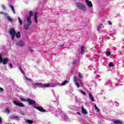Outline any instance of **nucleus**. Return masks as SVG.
Masks as SVG:
<instances>
[{
    "mask_svg": "<svg viewBox=\"0 0 124 124\" xmlns=\"http://www.w3.org/2000/svg\"><path fill=\"white\" fill-rule=\"evenodd\" d=\"M30 51H31V52H32V50L31 49H30Z\"/></svg>",
    "mask_w": 124,
    "mask_h": 124,
    "instance_id": "45",
    "label": "nucleus"
},
{
    "mask_svg": "<svg viewBox=\"0 0 124 124\" xmlns=\"http://www.w3.org/2000/svg\"><path fill=\"white\" fill-rule=\"evenodd\" d=\"M35 109H37V110H38V111H40V112H46V110L42 107H34Z\"/></svg>",
    "mask_w": 124,
    "mask_h": 124,
    "instance_id": "11",
    "label": "nucleus"
},
{
    "mask_svg": "<svg viewBox=\"0 0 124 124\" xmlns=\"http://www.w3.org/2000/svg\"><path fill=\"white\" fill-rule=\"evenodd\" d=\"M106 55L107 56H110V55H111V52H110V51H108L107 52Z\"/></svg>",
    "mask_w": 124,
    "mask_h": 124,
    "instance_id": "37",
    "label": "nucleus"
},
{
    "mask_svg": "<svg viewBox=\"0 0 124 124\" xmlns=\"http://www.w3.org/2000/svg\"><path fill=\"white\" fill-rule=\"evenodd\" d=\"M25 123H27V124H33V121L31 120L26 119L25 120Z\"/></svg>",
    "mask_w": 124,
    "mask_h": 124,
    "instance_id": "17",
    "label": "nucleus"
},
{
    "mask_svg": "<svg viewBox=\"0 0 124 124\" xmlns=\"http://www.w3.org/2000/svg\"><path fill=\"white\" fill-rule=\"evenodd\" d=\"M0 14H2V15H4V16H7L8 14L7 13L3 12H0Z\"/></svg>",
    "mask_w": 124,
    "mask_h": 124,
    "instance_id": "23",
    "label": "nucleus"
},
{
    "mask_svg": "<svg viewBox=\"0 0 124 124\" xmlns=\"http://www.w3.org/2000/svg\"><path fill=\"white\" fill-rule=\"evenodd\" d=\"M25 24L24 26V28L26 31L28 30L30 28V26H31V18H27L24 20Z\"/></svg>",
    "mask_w": 124,
    "mask_h": 124,
    "instance_id": "2",
    "label": "nucleus"
},
{
    "mask_svg": "<svg viewBox=\"0 0 124 124\" xmlns=\"http://www.w3.org/2000/svg\"><path fill=\"white\" fill-rule=\"evenodd\" d=\"M34 18L35 23L37 24V12H35L34 13Z\"/></svg>",
    "mask_w": 124,
    "mask_h": 124,
    "instance_id": "16",
    "label": "nucleus"
},
{
    "mask_svg": "<svg viewBox=\"0 0 124 124\" xmlns=\"http://www.w3.org/2000/svg\"><path fill=\"white\" fill-rule=\"evenodd\" d=\"M20 99L21 101H23V102L28 101V99H25L24 98H20Z\"/></svg>",
    "mask_w": 124,
    "mask_h": 124,
    "instance_id": "28",
    "label": "nucleus"
},
{
    "mask_svg": "<svg viewBox=\"0 0 124 124\" xmlns=\"http://www.w3.org/2000/svg\"><path fill=\"white\" fill-rule=\"evenodd\" d=\"M32 15H33V13L32 12V11H30L29 13V16L27 18V19L30 18V20H31V16H32Z\"/></svg>",
    "mask_w": 124,
    "mask_h": 124,
    "instance_id": "18",
    "label": "nucleus"
},
{
    "mask_svg": "<svg viewBox=\"0 0 124 124\" xmlns=\"http://www.w3.org/2000/svg\"><path fill=\"white\" fill-rule=\"evenodd\" d=\"M19 69H20V70L22 74H25V72H24V70H23V69H22L21 67H19Z\"/></svg>",
    "mask_w": 124,
    "mask_h": 124,
    "instance_id": "32",
    "label": "nucleus"
},
{
    "mask_svg": "<svg viewBox=\"0 0 124 124\" xmlns=\"http://www.w3.org/2000/svg\"><path fill=\"white\" fill-rule=\"evenodd\" d=\"M79 92H80V93H82L83 95H87V94L86 93L83 92L82 90H79Z\"/></svg>",
    "mask_w": 124,
    "mask_h": 124,
    "instance_id": "31",
    "label": "nucleus"
},
{
    "mask_svg": "<svg viewBox=\"0 0 124 124\" xmlns=\"http://www.w3.org/2000/svg\"><path fill=\"white\" fill-rule=\"evenodd\" d=\"M81 112L84 115L88 114V111H87V109H85V108H84L83 106L81 107Z\"/></svg>",
    "mask_w": 124,
    "mask_h": 124,
    "instance_id": "12",
    "label": "nucleus"
},
{
    "mask_svg": "<svg viewBox=\"0 0 124 124\" xmlns=\"http://www.w3.org/2000/svg\"><path fill=\"white\" fill-rule=\"evenodd\" d=\"M9 62L8 58H4L2 59V57L0 54V63H3V64H7Z\"/></svg>",
    "mask_w": 124,
    "mask_h": 124,
    "instance_id": "4",
    "label": "nucleus"
},
{
    "mask_svg": "<svg viewBox=\"0 0 124 124\" xmlns=\"http://www.w3.org/2000/svg\"><path fill=\"white\" fill-rule=\"evenodd\" d=\"M74 81L75 83L76 84V86H77V88H80V87L83 86V83L81 80H79L78 82L80 84V85H79V83H78V78H77V77H74Z\"/></svg>",
    "mask_w": 124,
    "mask_h": 124,
    "instance_id": "5",
    "label": "nucleus"
},
{
    "mask_svg": "<svg viewBox=\"0 0 124 124\" xmlns=\"http://www.w3.org/2000/svg\"><path fill=\"white\" fill-rule=\"evenodd\" d=\"M20 114L22 115V116H24L25 115V113H24V112L21 111L20 112Z\"/></svg>",
    "mask_w": 124,
    "mask_h": 124,
    "instance_id": "40",
    "label": "nucleus"
},
{
    "mask_svg": "<svg viewBox=\"0 0 124 124\" xmlns=\"http://www.w3.org/2000/svg\"><path fill=\"white\" fill-rule=\"evenodd\" d=\"M16 45L20 46H25V42L20 41L16 43Z\"/></svg>",
    "mask_w": 124,
    "mask_h": 124,
    "instance_id": "13",
    "label": "nucleus"
},
{
    "mask_svg": "<svg viewBox=\"0 0 124 124\" xmlns=\"http://www.w3.org/2000/svg\"><path fill=\"white\" fill-rule=\"evenodd\" d=\"M33 87H39V88H46V83H35L33 84Z\"/></svg>",
    "mask_w": 124,
    "mask_h": 124,
    "instance_id": "6",
    "label": "nucleus"
},
{
    "mask_svg": "<svg viewBox=\"0 0 124 124\" xmlns=\"http://www.w3.org/2000/svg\"><path fill=\"white\" fill-rule=\"evenodd\" d=\"M89 98L93 101V102H94V99H93V97L92 94H89Z\"/></svg>",
    "mask_w": 124,
    "mask_h": 124,
    "instance_id": "20",
    "label": "nucleus"
},
{
    "mask_svg": "<svg viewBox=\"0 0 124 124\" xmlns=\"http://www.w3.org/2000/svg\"><path fill=\"white\" fill-rule=\"evenodd\" d=\"M9 33H10L11 35V38L12 40H14L15 38V35L16 34V31H15V29L13 28H11L10 31H9Z\"/></svg>",
    "mask_w": 124,
    "mask_h": 124,
    "instance_id": "3",
    "label": "nucleus"
},
{
    "mask_svg": "<svg viewBox=\"0 0 124 124\" xmlns=\"http://www.w3.org/2000/svg\"><path fill=\"white\" fill-rule=\"evenodd\" d=\"M77 115H78L79 116H82V114H81V113H80V112L77 111Z\"/></svg>",
    "mask_w": 124,
    "mask_h": 124,
    "instance_id": "39",
    "label": "nucleus"
},
{
    "mask_svg": "<svg viewBox=\"0 0 124 124\" xmlns=\"http://www.w3.org/2000/svg\"><path fill=\"white\" fill-rule=\"evenodd\" d=\"M57 86V84L56 83H51L48 84L46 83V88H49L50 87H52V88H54V87H56Z\"/></svg>",
    "mask_w": 124,
    "mask_h": 124,
    "instance_id": "9",
    "label": "nucleus"
},
{
    "mask_svg": "<svg viewBox=\"0 0 124 124\" xmlns=\"http://www.w3.org/2000/svg\"><path fill=\"white\" fill-rule=\"evenodd\" d=\"M108 25H112V22L110 21H108Z\"/></svg>",
    "mask_w": 124,
    "mask_h": 124,
    "instance_id": "41",
    "label": "nucleus"
},
{
    "mask_svg": "<svg viewBox=\"0 0 124 124\" xmlns=\"http://www.w3.org/2000/svg\"><path fill=\"white\" fill-rule=\"evenodd\" d=\"M85 3L87 5L88 7L89 8H92L93 7V3L92 1L89 0H85Z\"/></svg>",
    "mask_w": 124,
    "mask_h": 124,
    "instance_id": "8",
    "label": "nucleus"
},
{
    "mask_svg": "<svg viewBox=\"0 0 124 124\" xmlns=\"http://www.w3.org/2000/svg\"><path fill=\"white\" fill-rule=\"evenodd\" d=\"M13 103L15 105H16L17 106H19V107H24V104H23V103H20L17 101H14L13 102Z\"/></svg>",
    "mask_w": 124,
    "mask_h": 124,
    "instance_id": "10",
    "label": "nucleus"
},
{
    "mask_svg": "<svg viewBox=\"0 0 124 124\" xmlns=\"http://www.w3.org/2000/svg\"><path fill=\"white\" fill-rule=\"evenodd\" d=\"M85 46H81V54H83V53H84V52L85 51Z\"/></svg>",
    "mask_w": 124,
    "mask_h": 124,
    "instance_id": "27",
    "label": "nucleus"
},
{
    "mask_svg": "<svg viewBox=\"0 0 124 124\" xmlns=\"http://www.w3.org/2000/svg\"><path fill=\"white\" fill-rule=\"evenodd\" d=\"M18 19L20 25H23V21H22V19H21V18H20V17H18Z\"/></svg>",
    "mask_w": 124,
    "mask_h": 124,
    "instance_id": "26",
    "label": "nucleus"
},
{
    "mask_svg": "<svg viewBox=\"0 0 124 124\" xmlns=\"http://www.w3.org/2000/svg\"><path fill=\"white\" fill-rule=\"evenodd\" d=\"M10 66L11 68H12V64H10Z\"/></svg>",
    "mask_w": 124,
    "mask_h": 124,
    "instance_id": "43",
    "label": "nucleus"
},
{
    "mask_svg": "<svg viewBox=\"0 0 124 124\" xmlns=\"http://www.w3.org/2000/svg\"><path fill=\"white\" fill-rule=\"evenodd\" d=\"M60 46H61V47H63V46H64V45L63 44L62 45H61Z\"/></svg>",
    "mask_w": 124,
    "mask_h": 124,
    "instance_id": "44",
    "label": "nucleus"
},
{
    "mask_svg": "<svg viewBox=\"0 0 124 124\" xmlns=\"http://www.w3.org/2000/svg\"><path fill=\"white\" fill-rule=\"evenodd\" d=\"M16 38H20V37H21V33H20V32H16Z\"/></svg>",
    "mask_w": 124,
    "mask_h": 124,
    "instance_id": "19",
    "label": "nucleus"
},
{
    "mask_svg": "<svg viewBox=\"0 0 124 124\" xmlns=\"http://www.w3.org/2000/svg\"><path fill=\"white\" fill-rule=\"evenodd\" d=\"M67 83H68V81L65 80L64 81L62 82L61 83V85H62V86H65V85H66V84H67Z\"/></svg>",
    "mask_w": 124,
    "mask_h": 124,
    "instance_id": "22",
    "label": "nucleus"
},
{
    "mask_svg": "<svg viewBox=\"0 0 124 124\" xmlns=\"http://www.w3.org/2000/svg\"><path fill=\"white\" fill-rule=\"evenodd\" d=\"M27 102L31 105H33V107H36L35 105H36V104L35 103V101L28 98Z\"/></svg>",
    "mask_w": 124,
    "mask_h": 124,
    "instance_id": "7",
    "label": "nucleus"
},
{
    "mask_svg": "<svg viewBox=\"0 0 124 124\" xmlns=\"http://www.w3.org/2000/svg\"><path fill=\"white\" fill-rule=\"evenodd\" d=\"M78 77L79 78H80L81 79H82V78H83V75L79 74L78 75Z\"/></svg>",
    "mask_w": 124,
    "mask_h": 124,
    "instance_id": "35",
    "label": "nucleus"
},
{
    "mask_svg": "<svg viewBox=\"0 0 124 124\" xmlns=\"http://www.w3.org/2000/svg\"><path fill=\"white\" fill-rule=\"evenodd\" d=\"M108 66H109V67L114 66V65H113V63H112V62L109 63Z\"/></svg>",
    "mask_w": 124,
    "mask_h": 124,
    "instance_id": "38",
    "label": "nucleus"
},
{
    "mask_svg": "<svg viewBox=\"0 0 124 124\" xmlns=\"http://www.w3.org/2000/svg\"><path fill=\"white\" fill-rule=\"evenodd\" d=\"M102 27H103V24H100V25L98 26V28H97V31H99L101 29H102Z\"/></svg>",
    "mask_w": 124,
    "mask_h": 124,
    "instance_id": "21",
    "label": "nucleus"
},
{
    "mask_svg": "<svg viewBox=\"0 0 124 124\" xmlns=\"http://www.w3.org/2000/svg\"><path fill=\"white\" fill-rule=\"evenodd\" d=\"M10 8L12 9L13 13L15 14V10L14 9V7L12 5L10 6Z\"/></svg>",
    "mask_w": 124,
    "mask_h": 124,
    "instance_id": "25",
    "label": "nucleus"
},
{
    "mask_svg": "<svg viewBox=\"0 0 124 124\" xmlns=\"http://www.w3.org/2000/svg\"><path fill=\"white\" fill-rule=\"evenodd\" d=\"M76 6L80 10H82V11H87V7L85 4L81 3H77L76 4Z\"/></svg>",
    "mask_w": 124,
    "mask_h": 124,
    "instance_id": "1",
    "label": "nucleus"
},
{
    "mask_svg": "<svg viewBox=\"0 0 124 124\" xmlns=\"http://www.w3.org/2000/svg\"><path fill=\"white\" fill-rule=\"evenodd\" d=\"M1 7H2V9H3L4 10H5L6 8H5V6H4V5H3V4L1 5Z\"/></svg>",
    "mask_w": 124,
    "mask_h": 124,
    "instance_id": "36",
    "label": "nucleus"
},
{
    "mask_svg": "<svg viewBox=\"0 0 124 124\" xmlns=\"http://www.w3.org/2000/svg\"><path fill=\"white\" fill-rule=\"evenodd\" d=\"M13 119H14L15 120H19V117L17 116H13Z\"/></svg>",
    "mask_w": 124,
    "mask_h": 124,
    "instance_id": "33",
    "label": "nucleus"
},
{
    "mask_svg": "<svg viewBox=\"0 0 124 124\" xmlns=\"http://www.w3.org/2000/svg\"><path fill=\"white\" fill-rule=\"evenodd\" d=\"M1 122H2L1 118H0V124H1Z\"/></svg>",
    "mask_w": 124,
    "mask_h": 124,
    "instance_id": "42",
    "label": "nucleus"
},
{
    "mask_svg": "<svg viewBox=\"0 0 124 124\" xmlns=\"http://www.w3.org/2000/svg\"><path fill=\"white\" fill-rule=\"evenodd\" d=\"M5 17L7 19L8 21L10 23H12L13 22V20H12V18L10 17V16H8V15L7 16H6Z\"/></svg>",
    "mask_w": 124,
    "mask_h": 124,
    "instance_id": "15",
    "label": "nucleus"
},
{
    "mask_svg": "<svg viewBox=\"0 0 124 124\" xmlns=\"http://www.w3.org/2000/svg\"><path fill=\"white\" fill-rule=\"evenodd\" d=\"M94 107L96 110H97V112H99V108L96 106V105H94Z\"/></svg>",
    "mask_w": 124,
    "mask_h": 124,
    "instance_id": "30",
    "label": "nucleus"
},
{
    "mask_svg": "<svg viewBox=\"0 0 124 124\" xmlns=\"http://www.w3.org/2000/svg\"><path fill=\"white\" fill-rule=\"evenodd\" d=\"M3 92H4V90L2 88L0 87V93H2Z\"/></svg>",
    "mask_w": 124,
    "mask_h": 124,
    "instance_id": "34",
    "label": "nucleus"
},
{
    "mask_svg": "<svg viewBox=\"0 0 124 124\" xmlns=\"http://www.w3.org/2000/svg\"><path fill=\"white\" fill-rule=\"evenodd\" d=\"M5 112L7 114H9L10 113V109H9V108H6L5 109Z\"/></svg>",
    "mask_w": 124,
    "mask_h": 124,
    "instance_id": "29",
    "label": "nucleus"
},
{
    "mask_svg": "<svg viewBox=\"0 0 124 124\" xmlns=\"http://www.w3.org/2000/svg\"><path fill=\"white\" fill-rule=\"evenodd\" d=\"M113 123L114 124H123V122L119 120H115L113 121Z\"/></svg>",
    "mask_w": 124,
    "mask_h": 124,
    "instance_id": "14",
    "label": "nucleus"
},
{
    "mask_svg": "<svg viewBox=\"0 0 124 124\" xmlns=\"http://www.w3.org/2000/svg\"><path fill=\"white\" fill-rule=\"evenodd\" d=\"M25 80H26V81H29V82H32V79L27 77H25Z\"/></svg>",
    "mask_w": 124,
    "mask_h": 124,
    "instance_id": "24",
    "label": "nucleus"
}]
</instances>
